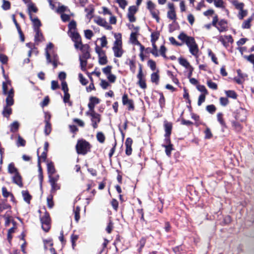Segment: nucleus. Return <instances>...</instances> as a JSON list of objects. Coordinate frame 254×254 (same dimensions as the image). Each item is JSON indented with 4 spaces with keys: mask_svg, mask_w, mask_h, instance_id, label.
<instances>
[{
    "mask_svg": "<svg viewBox=\"0 0 254 254\" xmlns=\"http://www.w3.org/2000/svg\"><path fill=\"white\" fill-rule=\"evenodd\" d=\"M244 58L253 64L254 67V54H251L249 56L244 55Z\"/></svg>",
    "mask_w": 254,
    "mask_h": 254,
    "instance_id": "nucleus-47",
    "label": "nucleus"
},
{
    "mask_svg": "<svg viewBox=\"0 0 254 254\" xmlns=\"http://www.w3.org/2000/svg\"><path fill=\"white\" fill-rule=\"evenodd\" d=\"M231 124L232 127L236 131L240 132L241 131L242 129V126L240 123L235 121H232L231 122Z\"/></svg>",
    "mask_w": 254,
    "mask_h": 254,
    "instance_id": "nucleus-22",
    "label": "nucleus"
},
{
    "mask_svg": "<svg viewBox=\"0 0 254 254\" xmlns=\"http://www.w3.org/2000/svg\"><path fill=\"white\" fill-rule=\"evenodd\" d=\"M30 19L32 22L34 30H40V27L42 24L38 17H33L32 15L30 14Z\"/></svg>",
    "mask_w": 254,
    "mask_h": 254,
    "instance_id": "nucleus-13",
    "label": "nucleus"
},
{
    "mask_svg": "<svg viewBox=\"0 0 254 254\" xmlns=\"http://www.w3.org/2000/svg\"><path fill=\"white\" fill-rule=\"evenodd\" d=\"M40 221L43 230L46 232H48L51 227V219L49 213L46 211L44 215L41 217Z\"/></svg>",
    "mask_w": 254,
    "mask_h": 254,
    "instance_id": "nucleus-4",
    "label": "nucleus"
},
{
    "mask_svg": "<svg viewBox=\"0 0 254 254\" xmlns=\"http://www.w3.org/2000/svg\"><path fill=\"white\" fill-rule=\"evenodd\" d=\"M167 17L171 20H175L176 19L175 11H168L167 12Z\"/></svg>",
    "mask_w": 254,
    "mask_h": 254,
    "instance_id": "nucleus-51",
    "label": "nucleus"
},
{
    "mask_svg": "<svg viewBox=\"0 0 254 254\" xmlns=\"http://www.w3.org/2000/svg\"><path fill=\"white\" fill-rule=\"evenodd\" d=\"M68 34L73 42L77 41L78 40L79 41V40L81 39L80 35L76 31H71L70 33H68Z\"/></svg>",
    "mask_w": 254,
    "mask_h": 254,
    "instance_id": "nucleus-16",
    "label": "nucleus"
},
{
    "mask_svg": "<svg viewBox=\"0 0 254 254\" xmlns=\"http://www.w3.org/2000/svg\"><path fill=\"white\" fill-rule=\"evenodd\" d=\"M47 171L49 176L53 175L56 172V169L52 162L47 164Z\"/></svg>",
    "mask_w": 254,
    "mask_h": 254,
    "instance_id": "nucleus-20",
    "label": "nucleus"
},
{
    "mask_svg": "<svg viewBox=\"0 0 254 254\" xmlns=\"http://www.w3.org/2000/svg\"><path fill=\"white\" fill-rule=\"evenodd\" d=\"M8 106L6 105V106L4 107L2 111V114L3 116L6 118H8L12 113L11 109L10 108H8Z\"/></svg>",
    "mask_w": 254,
    "mask_h": 254,
    "instance_id": "nucleus-31",
    "label": "nucleus"
},
{
    "mask_svg": "<svg viewBox=\"0 0 254 254\" xmlns=\"http://www.w3.org/2000/svg\"><path fill=\"white\" fill-rule=\"evenodd\" d=\"M197 89L202 92L203 94H207L208 91L205 87V86L203 85H197L196 86Z\"/></svg>",
    "mask_w": 254,
    "mask_h": 254,
    "instance_id": "nucleus-48",
    "label": "nucleus"
},
{
    "mask_svg": "<svg viewBox=\"0 0 254 254\" xmlns=\"http://www.w3.org/2000/svg\"><path fill=\"white\" fill-rule=\"evenodd\" d=\"M78 76H79L80 82L82 85H85L87 84V83H88L87 80L85 77H84V76H83L82 73H79L78 74Z\"/></svg>",
    "mask_w": 254,
    "mask_h": 254,
    "instance_id": "nucleus-63",
    "label": "nucleus"
},
{
    "mask_svg": "<svg viewBox=\"0 0 254 254\" xmlns=\"http://www.w3.org/2000/svg\"><path fill=\"white\" fill-rule=\"evenodd\" d=\"M100 115L95 112L93 115L91 117L92 126L94 128H96L98 127L97 124L100 122Z\"/></svg>",
    "mask_w": 254,
    "mask_h": 254,
    "instance_id": "nucleus-9",
    "label": "nucleus"
},
{
    "mask_svg": "<svg viewBox=\"0 0 254 254\" xmlns=\"http://www.w3.org/2000/svg\"><path fill=\"white\" fill-rule=\"evenodd\" d=\"M114 37L116 38V40L114 43L113 51L114 52L115 57L117 58H120L122 56L124 53V51L122 47V35L121 34H115Z\"/></svg>",
    "mask_w": 254,
    "mask_h": 254,
    "instance_id": "nucleus-1",
    "label": "nucleus"
},
{
    "mask_svg": "<svg viewBox=\"0 0 254 254\" xmlns=\"http://www.w3.org/2000/svg\"><path fill=\"white\" fill-rule=\"evenodd\" d=\"M217 120L222 127H225L226 125L223 119V114L219 113L217 115Z\"/></svg>",
    "mask_w": 254,
    "mask_h": 254,
    "instance_id": "nucleus-42",
    "label": "nucleus"
},
{
    "mask_svg": "<svg viewBox=\"0 0 254 254\" xmlns=\"http://www.w3.org/2000/svg\"><path fill=\"white\" fill-rule=\"evenodd\" d=\"M90 145L85 140L81 139L77 141L76 145V152L78 154L85 155L90 151Z\"/></svg>",
    "mask_w": 254,
    "mask_h": 254,
    "instance_id": "nucleus-3",
    "label": "nucleus"
},
{
    "mask_svg": "<svg viewBox=\"0 0 254 254\" xmlns=\"http://www.w3.org/2000/svg\"><path fill=\"white\" fill-rule=\"evenodd\" d=\"M11 194V193L8 191L5 187L2 188V194L4 197L7 198L8 196H10Z\"/></svg>",
    "mask_w": 254,
    "mask_h": 254,
    "instance_id": "nucleus-62",
    "label": "nucleus"
},
{
    "mask_svg": "<svg viewBox=\"0 0 254 254\" xmlns=\"http://www.w3.org/2000/svg\"><path fill=\"white\" fill-rule=\"evenodd\" d=\"M21 193L24 200L28 204H30L32 196L29 192L27 190H22Z\"/></svg>",
    "mask_w": 254,
    "mask_h": 254,
    "instance_id": "nucleus-18",
    "label": "nucleus"
},
{
    "mask_svg": "<svg viewBox=\"0 0 254 254\" xmlns=\"http://www.w3.org/2000/svg\"><path fill=\"white\" fill-rule=\"evenodd\" d=\"M45 55L47 64L52 63V60H59V57L54 50V45L50 42L45 48Z\"/></svg>",
    "mask_w": 254,
    "mask_h": 254,
    "instance_id": "nucleus-2",
    "label": "nucleus"
},
{
    "mask_svg": "<svg viewBox=\"0 0 254 254\" xmlns=\"http://www.w3.org/2000/svg\"><path fill=\"white\" fill-rule=\"evenodd\" d=\"M206 109L207 111L211 114L214 113L216 111V107L214 105H209L206 106Z\"/></svg>",
    "mask_w": 254,
    "mask_h": 254,
    "instance_id": "nucleus-58",
    "label": "nucleus"
},
{
    "mask_svg": "<svg viewBox=\"0 0 254 254\" xmlns=\"http://www.w3.org/2000/svg\"><path fill=\"white\" fill-rule=\"evenodd\" d=\"M136 35V32H131L130 36V40L134 45L140 44V42L137 39Z\"/></svg>",
    "mask_w": 254,
    "mask_h": 254,
    "instance_id": "nucleus-25",
    "label": "nucleus"
},
{
    "mask_svg": "<svg viewBox=\"0 0 254 254\" xmlns=\"http://www.w3.org/2000/svg\"><path fill=\"white\" fill-rule=\"evenodd\" d=\"M151 80L152 82L155 83L156 84H158L159 80V75L157 72H153L151 74Z\"/></svg>",
    "mask_w": 254,
    "mask_h": 254,
    "instance_id": "nucleus-26",
    "label": "nucleus"
},
{
    "mask_svg": "<svg viewBox=\"0 0 254 254\" xmlns=\"http://www.w3.org/2000/svg\"><path fill=\"white\" fill-rule=\"evenodd\" d=\"M10 208H11L10 205L5 203H1L0 202V215L4 210Z\"/></svg>",
    "mask_w": 254,
    "mask_h": 254,
    "instance_id": "nucleus-52",
    "label": "nucleus"
},
{
    "mask_svg": "<svg viewBox=\"0 0 254 254\" xmlns=\"http://www.w3.org/2000/svg\"><path fill=\"white\" fill-rule=\"evenodd\" d=\"M3 3L1 6L2 8L4 10H7L10 8V3L9 1L6 0H2Z\"/></svg>",
    "mask_w": 254,
    "mask_h": 254,
    "instance_id": "nucleus-44",
    "label": "nucleus"
},
{
    "mask_svg": "<svg viewBox=\"0 0 254 254\" xmlns=\"http://www.w3.org/2000/svg\"><path fill=\"white\" fill-rule=\"evenodd\" d=\"M35 32V35L34 37V40L35 42L37 43V44L39 42H42L44 40V37L43 36L42 33H41L40 29V30H34Z\"/></svg>",
    "mask_w": 254,
    "mask_h": 254,
    "instance_id": "nucleus-15",
    "label": "nucleus"
},
{
    "mask_svg": "<svg viewBox=\"0 0 254 254\" xmlns=\"http://www.w3.org/2000/svg\"><path fill=\"white\" fill-rule=\"evenodd\" d=\"M207 84L209 88L212 89L216 90L217 89V84L212 82L211 80H208L207 81Z\"/></svg>",
    "mask_w": 254,
    "mask_h": 254,
    "instance_id": "nucleus-49",
    "label": "nucleus"
},
{
    "mask_svg": "<svg viewBox=\"0 0 254 254\" xmlns=\"http://www.w3.org/2000/svg\"><path fill=\"white\" fill-rule=\"evenodd\" d=\"M247 115V113L246 110L241 107L237 109L234 114L235 119L242 122L246 120Z\"/></svg>",
    "mask_w": 254,
    "mask_h": 254,
    "instance_id": "nucleus-5",
    "label": "nucleus"
},
{
    "mask_svg": "<svg viewBox=\"0 0 254 254\" xmlns=\"http://www.w3.org/2000/svg\"><path fill=\"white\" fill-rule=\"evenodd\" d=\"M13 183L16 184L20 187H23L22 178L19 173H16L12 178Z\"/></svg>",
    "mask_w": 254,
    "mask_h": 254,
    "instance_id": "nucleus-14",
    "label": "nucleus"
},
{
    "mask_svg": "<svg viewBox=\"0 0 254 254\" xmlns=\"http://www.w3.org/2000/svg\"><path fill=\"white\" fill-rule=\"evenodd\" d=\"M95 21L98 25L104 27L106 29L110 30L112 29V26L103 18L98 17L95 20Z\"/></svg>",
    "mask_w": 254,
    "mask_h": 254,
    "instance_id": "nucleus-8",
    "label": "nucleus"
},
{
    "mask_svg": "<svg viewBox=\"0 0 254 254\" xmlns=\"http://www.w3.org/2000/svg\"><path fill=\"white\" fill-rule=\"evenodd\" d=\"M95 50L96 53L98 54V56H101L102 55H104L105 52L102 49L101 47L96 44V47L95 48Z\"/></svg>",
    "mask_w": 254,
    "mask_h": 254,
    "instance_id": "nucleus-55",
    "label": "nucleus"
},
{
    "mask_svg": "<svg viewBox=\"0 0 254 254\" xmlns=\"http://www.w3.org/2000/svg\"><path fill=\"white\" fill-rule=\"evenodd\" d=\"M252 18H248L247 20H245L242 25V28L243 29H249L251 27V22L252 21Z\"/></svg>",
    "mask_w": 254,
    "mask_h": 254,
    "instance_id": "nucleus-36",
    "label": "nucleus"
},
{
    "mask_svg": "<svg viewBox=\"0 0 254 254\" xmlns=\"http://www.w3.org/2000/svg\"><path fill=\"white\" fill-rule=\"evenodd\" d=\"M19 127V123L17 121H14L10 125V130L12 132H15L18 130Z\"/></svg>",
    "mask_w": 254,
    "mask_h": 254,
    "instance_id": "nucleus-24",
    "label": "nucleus"
},
{
    "mask_svg": "<svg viewBox=\"0 0 254 254\" xmlns=\"http://www.w3.org/2000/svg\"><path fill=\"white\" fill-rule=\"evenodd\" d=\"M233 4L237 9H239L240 10L243 9V7L244 6V4L243 3H242V2L239 3L237 1H234L233 2Z\"/></svg>",
    "mask_w": 254,
    "mask_h": 254,
    "instance_id": "nucleus-53",
    "label": "nucleus"
},
{
    "mask_svg": "<svg viewBox=\"0 0 254 254\" xmlns=\"http://www.w3.org/2000/svg\"><path fill=\"white\" fill-rule=\"evenodd\" d=\"M216 28L220 32H223L227 30V22L224 19L220 20L217 24Z\"/></svg>",
    "mask_w": 254,
    "mask_h": 254,
    "instance_id": "nucleus-10",
    "label": "nucleus"
},
{
    "mask_svg": "<svg viewBox=\"0 0 254 254\" xmlns=\"http://www.w3.org/2000/svg\"><path fill=\"white\" fill-rule=\"evenodd\" d=\"M148 65L150 67V69L154 71L156 69V63L152 60H149L147 63Z\"/></svg>",
    "mask_w": 254,
    "mask_h": 254,
    "instance_id": "nucleus-61",
    "label": "nucleus"
},
{
    "mask_svg": "<svg viewBox=\"0 0 254 254\" xmlns=\"http://www.w3.org/2000/svg\"><path fill=\"white\" fill-rule=\"evenodd\" d=\"M190 36H187L185 33L183 32L180 33L178 36V38L184 43L186 42L188 38Z\"/></svg>",
    "mask_w": 254,
    "mask_h": 254,
    "instance_id": "nucleus-57",
    "label": "nucleus"
},
{
    "mask_svg": "<svg viewBox=\"0 0 254 254\" xmlns=\"http://www.w3.org/2000/svg\"><path fill=\"white\" fill-rule=\"evenodd\" d=\"M164 127L165 130V134H167V136H170L171 134V131L172 128V123L168 122H165L164 123Z\"/></svg>",
    "mask_w": 254,
    "mask_h": 254,
    "instance_id": "nucleus-17",
    "label": "nucleus"
},
{
    "mask_svg": "<svg viewBox=\"0 0 254 254\" xmlns=\"http://www.w3.org/2000/svg\"><path fill=\"white\" fill-rule=\"evenodd\" d=\"M119 4L120 7L125 9L127 5V1L126 0H115Z\"/></svg>",
    "mask_w": 254,
    "mask_h": 254,
    "instance_id": "nucleus-54",
    "label": "nucleus"
},
{
    "mask_svg": "<svg viewBox=\"0 0 254 254\" xmlns=\"http://www.w3.org/2000/svg\"><path fill=\"white\" fill-rule=\"evenodd\" d=\"M85 37L87 39H90L93 36V33L91 30H84Z\"/></svg>",
    "mask_w": 254,
    "mask_h": 254,
    "instance_id": "nucleus-60",
    "label": "nucleus"
},
{
    "mask_svg": "<svg viewBox=\"0 0 254 254\" xmlns=\"http://www.w3.org/2000/svg\"><path fill=\"white\" fill-rule=\"evenodd\" d=\"M87 60L81 59V58H79L81 69L83 71H84L86 69V67L87 64Z\"/></svg>",
    "mask_w": 254,
    "mask_h": 254,
    "instance_id": "nucleus-50",
    "label": "nucleus"
},
{
    "mask_svg": "<svg viewBox=\"0 0 254 254\" xmlns=\"http://www.w3.org/2000/svg\"><path fill=\"white\" fill-rule=\"evenodd\" d=\"M6 103L7 106H11L13 105L14 104L13 96L7 95Z\"/></svg>",
    "mask_w": 254,
    "mask_h": 254,
    "instance_id": "nucleus-38",
    "label": "nucleus"
},
{
    "mask_svg": "<svg viewBox=\"0 0 254 254\" xmlns=\"http://www.w3.org/2000/svg\"><path fill=\"white\" fill-rule=\"evenodd\" d=\"M220 103L222 106H226L229 103V100L227 98L220 97Z\"/></svg>",
    "mask_w": 254,
    "mask_h": 254,
    "instance_id": "nucleus-64",
    "label": "nucleus"
},
{
    "mask_svg": "<svg viewBox=\"0 0 254 254\" xmlns=\"http://www.w3.org/2000/svg\"><path fill=\"white\" fill-rule=\"evenodd\" d=\"M189 49L190 52L192 55L195 57H197L199 50L197 44L191 46L190 47H189Z\"/></svg>",
    "mask_w": 254,
    "mask_h": 254,
    "instance_id": "nucleus-19",
    "label": "nucleus"
},
{
    "mask_svg": "<svg viewBox=\"0 0 254 254\" xmlns=\"http://www.w3.org/2000/svg\"><path fill=\"white\" fill-rule=\"evenodd\" d=\"M28 9L29 11V14H31V12H37L38 11L37 8L35 6L33 3H29L28 4Z\"/></svg>",
    "mask_w": 254,
    "mask_h": 254,
    "instance_id": "nucleus-33",
    "label": "nucleus"
},
{
    "mask_svg": "<svg viewBox=\"0 0 254 254\" xmlns=\"http://www.w3.org/2000/svg\"><path fill=\"white\" fill-rule=\"evenodd\" d=\"M100 103V99L96 97L91 96L89 98V102L88 104L89 109H94L95 106Z\"/></svg>",
    "mask_w": 254,
    "mask_h": 254,
    "instance_id": "nucleus-12",
    "label": "nucleus"
},
{
    "mask_svg": "<svg viewBox=\"0 0 254 254\" xmlns=\"http://www.w3.org/2000/svg\"><path fill=\"white\" fill-rule=\"evenodd\" d=\"M68 33H70L71 31H75L76 23L74 20L71 21L68 24Z\"/></svg>",
    "mask_w": 254,
    "mask_h": 254,
    "instance_id": "nucleus-34",
    "label": "nucleus"
},
{
    "mask_svg": "<svg viewBox=\"0 0 254 254\" xmlns=\"http://www.w3.org/2000/svg\"><path fill=\"white\" fill-rule=\"evenodd\" d=\"M112 68V66L108 65L106 67L103 68L102 69V71L105 75H108L111 74Z\"/></svg>",
    "mask_w": 254,
    "mask_h": 254,
    "instance_id": "nucleus-59",
    "label": "nucleus"
},
{
    "mask_svg": "<svg viewBox=\"0 0 254 254\" xmlns=\"http://www.w3.org/2000/svg\"><path fill=\"white\" fill-rule=\"evenodd\" d=\"M70 94L68 92H64V96L63 98L64 102L65 103H68L69 106H71V102L69 101Z\"/></svg>",
    "mask_w": 254,
    "mask_h": 254,
    "instance_id": "nucleus-41",
    "label": "nucleus"
},
{
    "mask_svg": "<svg viewBox=\"0 0 254 254\" xmlns=\"http://www.w3.org/2000/svg\"><path fill=\"white\" fill-rule=\"evenodd\" d=\"M89 46L88 44H84L81 48V51L82 53L81 56H80L79 58L81 59L88 60L90 58V54L89 51Z\"/></svg>",
    "mask_w": 254,
    "mask_h": 254,
    "instance_id": "nucleus-7",
    "label": "nucleus"
},
{
    "mask_svg": "<svg viewBox=\"0 0 254 254\" xmlns=\"http://www.w3.org/2000/svg\"><path fill=\"white\" fill-rule=\"evenodd\" d=\"M225 93L228 97L234 99H236L237 97L236 93L233 90H226L225 91Z\"/></svg>",
    "mask_w": 254,
    "mask_h": 254,
    "instance_id": "nucleus-32",
    "label": "nucleus"
},
{
    "mask_svg": "<svg viewBox=\"0 0 254 254\" xmlns=\"http://www.w3.org/2000/svg\"><path fill=\"white\" fill-rule=\"evenodd\" d=\"M122 102L124 105H127V110L133 111L134 109V106L132 100L128 99L127 94H124L122 97Z\"/></svg>",
    "mask_w": 254,
    "mask_h": 254,
    "instance_id": "nucleus-6",
    "label": "nucleus"
},
{
    "mask_svg": "<svg viewBox=\"0 0 254 254\" xmlns=\"http://www.w3.org/2000/svg\"><path fill=\"white\" fill-rule=\"evenodd\" d=\"M52 127L50 122H48V121L45 123V126L44 128V132L46 135H48L51 132Z\"/></svg>",
    "mask_w": 254,
    "mask_h": 254,
    "instance_id": "nucleus-29",
    "label": "nucleus"
},
{
    "mask_svg": "<svg viewBox=\"0 0 254 254\" xmlns=\"http://www.w3.org/2000/svg\"><path fill=\"white\" fill-rule=\"evenodd\" d=\"M185 43L187 45L188 48L190 47L191 46H192L193 45L196 44L194 40V38L190 36L189 38H188Z\"/></svg>",
    "mask_w": 254,
    "mask_h": 254,
    "instance_id": "nucleus-35",
    "label": "nucleus"
},
{
    "mask_svg": "<svg viewBox=\"0 0 254 254\" xmlns=\"http://www.w3.org/2000/svg\"><path fill=\"white\" fill-rule=\"evenodd\" d=\"M162 147L165 148V153L168 157H170L171 151L173 149V144H163Z\"/></svg>",
    "mask_w": 254,
    "mask_h": 254,
    "instance_id": "nucleus-23",
    "label": "nucleus"
},
{
    "mask_svg": "<svg viewBox=\"0 0 254 254\" xmlns=\"http://www.w3.org/2000/svg\"><path fill=\"white\" fill-rule=\"evenodd\" d=\"M59 175L55 177H53L52 175L49 176V182L51 186H53L56 183L59 179Z\"/></svg>",
    "mask_w": 254,
    "mask_h": 254,
    "instance_id": "nucleus-46",
    "label": "nucleus"
},
{
    "mask_svg": "<svg viewBox=\"0 0 254 254\" xmlns=\"http://www.w3.org/2000/svg\"><path fill=\"white\" fill-rule=\"evenodd\" d=\"M132 143V140L131 138L128 137L127 138L125 142L126 146V154L127 156H129L132 153L131 145Z\"/></svg>",
    "mask_w": 254,
    "mask_h": 254,
    "instance_id": "nucleus-11",
    "label": "nucleus"
},
{
    "mask_svg": "<svg viewBox=\"0 0 254 254\" xmlns=\"http://www.w3.org/2000/svg\"><path fill=\"white\" fill-rule=\"evenodd\" d=\"M94 8L93 5H90L85 8V11L87 13V16H91L94 12Z\"/></svg>",
    "mask_w": 254,
    "mask_h": 254,
    "instance_id": "nucleus-37",
    "label": "nucleus"
},
{
    "mask_svg": "<svg viewBox=\"0 0 254 254\" xmlns=\"http://www.w3.org/2000/svg\"><path fill=\"white\" fill-rule=\"evenodd\" d=\"M160 98L159 100V103L160 106L161 108H163L164 106L165 103V99L164 97L163 94L162 92H159Z\"/></svg>",
    "mask_w": 254,
    "mask_h": 254,
    "instance_id": "nucleus-40",
    "label": "nucleus"
},
{
    "mask_svg": "<svg viewBox=\"0 0 254 254\" xmlns=\"http://www.w3.org/2000/svg\"><path fill=\"white\" fill-rule=\"evenodd\" d=\"M99 58V63L101 65H105L108 63L107 58L105 55H102L98 56Z\"/></svg>",
    "mask_w": 254,
    "mask_h": 254,
    "instance_id": "nucleus-30",
    "label": "nucleus"
},
{
    "mask_svg": "<svg viewBox=\"0 0 254 254\" xmlns=\"http://www.w3.org/2000/svg\"><path fill=\"white\" fill-rule=\"evenodd\" d=\"M8 172L9 173L12 174H16V173H18L17 169L15 167L13 163H11L8 165Z\"/></svg>",
    "mask_w": 254,
    "mask_h": 254,
    "instance_id": "nucleus-27",
    "label": "nucleus"
},
{
    "mask_svg": "<svg viewBox=\"0 0 254 254\" xmlns=\"http://www.w3.org/2000/svg\"><path fill=\"white\" fill-rule=\"evenodd\" d=\"M96 136H97V140L99 142L102 143L104 142L105 137L104 134L102 132H98Z\"/></svg>",
    "mask_w": 254,
    "mask_h": 254,
    "instance_id": "nucleus-45",
    "label": "nucleus"
},
{
    "mask_svg": "<svg viewBox=\"0 0 254 254\" xmlns=\"http://www.w3.org/2000/svg\"><path fill=\"white\" fill-rule=\"evenodd\" d=\"M26 144L25 140L22 138L19 135L18 136V140L16 143V145L18 147L19 146H24Z\"/></svg>",
    "mask_w": 254,
    "mask_h": 254,
    "instance_id": "nucleus-43",
    "label": "nucleus"
},
{
    "mask_svg": "<svg viewBox=\"0 0 254 254\" xmlns=\"http://www.w3.org/2000/svg\"><path fill=\"white\" fill-rule=\"evenodd\" d=\"M47 205L49 208H52L54 206V203L53 200V195H50L47 197Z\"/></svg>",
    "mask_w": 254,
    "mask_h": 254,
    "instance_id": "nucleus-39",
    "label": "nucleus"
},
{
    "mask_svg": "<svg viewBox=\"0 0 254 254\" xmlns=\"http://www.w3.org/2000/svg\"><path fill=\"white\" fill-rule=\"evenodd\" d=\"M178 61L179 64L187 69L191 66L188 61L184 58H179Z\"/></svg>",
    "mask_w": 254,
    "mask_h": 254,
    "instance_id": "nucleus-21",
    "label": "nucleus"
},
{
    "mask_svg": "<svg viewBox=\"0 0 254 254\" xmlns=\"http://www.w3.org/2000/svg\"><path fill=\"white\" fill-rule=\"evenodd\" d=\"M160 33L158 31L152 32L151 34V42L152 44L155 43V42L158 39Z\"/></svg>",
    "mask_w": 254,
    "mask_h": 254,
    "instance_id": "nucleus-28",
    "label": "nucleus"
},
{
    "mask_svg": "<svg viewBox=\"0 0 254 254\" xmlns=\"http://www.w3.org/2000/svg\"><path fill=\"white\" fill-rule=\"evenodd\" d=\"M152 17L155 18L157 22H158L159 21V17L158 16V11L156 10L155 9L152 10V11H150Z\"/></svg>",
    "mask_w": 254,
    "mask_h": 254,
    "instance_id": "nucleus-56",
    "label": "nucleus"
}]
</instances>
